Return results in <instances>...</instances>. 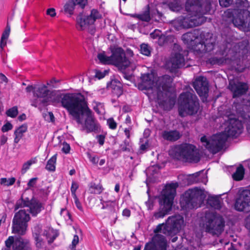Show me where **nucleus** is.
I'll use <instances>...</instances> for the list:
<instances>
[{"instance_id": "f257e3e1", "label": "nucleus", "mask_w": 250, "mask_h": 250, "mask_svg": "<svg viewBox=\"0 0 250 250\" xmlns=\"http://www.w3.org/2000/svg\"><path fill=\"white\" fill-rule=\"evenodd\" d=\"M236 115L228 112L225 115V131L216 133L210 137L202 136L200 141L202 145L210 152L215 154L221 151L225 146L226 142L229 137H236L242 132V121L247 125V130L250 134V95L244 99L240 104H236Z\"/></svg>"}, {"instance_id": "f03ea898", "label": "nucleus", "mask_w": 250, "mask_h": 250, "mask_svg": "<svg viewBox=\"0 0 250 250\" xmlns=\"http://www.w3.org/2000/svg\"><path fill=\"white\" fill-rule=\"evenodd\" d=\"M224 44L219 54L222 56L212 59L211 63L219 65L228 64L232 69L239 72H243L250 66V61L247 54L249 52L248 42L239 43L233 42L230 35H222Z\"/></svg>"}, {"instance_id": "7ed1b4c3", "label": "nucleus", "mask_w": 250, "mask_h": 250, "mask_svg": "<svg viewBox=\"0 0 250 250\" xmlns=\"http://www.w3.org/2000/svg\"><path fill=\"white\" fill-rule=\"evenodd\" d=\"M62 105L87 133L95 132L99 129V124L94 118L81 94H65L62 98Z\"/></svg>"}, {"instance_id": "20e7f679", "label": "nucleus", "mask_w": 250, "mask_h": 250, "mask_svg": "<svg viewBox=\"0 0 250 250\" xmlns=\"http://www.w3.org/2000/svg\"><path fill=\"white\" fill-rule=\"evenodd\" d=\"M185 7L186 15L173 21V25L177 30L199 26L205 22L204 15L210 13L211 4L209 0H205L201 4L198 0H187Z\"/></svg>"}, {"instance_id": "39448f33", "label": "nucleus", "mask_w": 250, "mask_h": 250, "mask_svg": "<svg viewBox=\"0 0 250 250\" xmlns=\"http://www.w3.org/2000/svg\"><path fill=\"white\" fill-rule=\"evenodd\" d=\"M142 82L139 84V88L146 90L149 99L163 104L165 98L167 96L172 79L168 75H165L158 78L155 74H144L141 77Z\"/></svg>"}, {"instance_id": "423d86ee", "label": "nucleus", "mask_w": 250, "mask_h": 250, "mask_svg": "<svg viewBox=\"0 0 250 250\" xmlns=\"http://www.w3.org/2000/svg\"><path fill=\"white\" fill-rule=\"evenodd\" d=\"M182 40L189 49L197 53L210 52L215 46L212 34L199 29L184 34Z\"/></svg>"}, {"instance_id": "0eeeda50", "label": "nucleus", "mask_w": 250, "mask_h": 250, "mask_svg": "<svg viewBox=\"0 0 250 250\" xmlns=\"http://www.w3.org/2000/svg\"><path fill=\"white\" fill-rule=\"evenodd\" d=\"M236 8L229 9L224 16L230 19L233 25L245 32L250 30V3L248 0H236Z\"/></svg>"}, {"instance_id": "6e6552de", "label": "nucleus", "mask_w": 250, "mask_h": 250, "mask_svg": "<svg viewBox=\"0 0 250 250\" xmlns=\"http://www.w3.org/2000/svg\"><path fill=\"white\" fill-rule=\"evenodd\" d=\"M97 57L101 63L113 64L121 70L128 68V70L133 71L136 67L135 62L126 58L123 49L120 47L113 49L110 57L106 56L105 52H103L99 53Z\"/></svg>"}, {"instance_id": "1a4fd4ad", "label": "nucleus", "mask_w": 250, "mask_h": 250, "mask_svg": "<svg viewBox=\"0 0 250 250\" xmlns=\"http://www.w3.org/2000/svg\"><path fill=\"white\" fill-rule=\"evenodd\" d=\"M178 187L177 182H172L165 186L159 197L160 208L154 213L155 219L162 218L171 210L176 189Z\"/></svg>"}, {"instance_id": "9d476101", "label": "nucleus", "mask_w": 250, "mask_h": 250, "mask_svg": "<svg viewBox=\"0 0 250 250\" xmlns=\"http://www.w3.org/2000/svg\"><path fill=\"white\" fill-rule=\"evenodd\" d=\"M33 94L35 97L40 99L32 104V105L35 107L46 106L50 104H56L60 100L62 101L65 95H60L55 91H50L43 84L34 86Z\"/></svg>"}, {"instance_id": "9b49d317", "label": "nucleus", "mask_w": 250, "mask_h": 250, "mask_svg": "<svg viewBox=\"0 0 250 250\" xmlns=\"http://www.w3.org/2000/svg\"><path fill=\"white\" fill-rule=\"evenodd\" d=\"M169 154L174 159L191 163H197L200 156L195 146L188 144H183L172 146Z\"/></svg>"}, {"instance_id": "f8f14e48", "label": "nucleus", "mask_w": 250, "mask_h": 250, "mask_svg": "<svg viewBox=\"0 0 250 250\" xmlns=\"http://www.w3.org/2000/svg\"><path fill=\"white\" fill-rule=\"evenodd\" d=\"M205 197L204 190L198 188L189 189L181 198V207L186 210L197 208L201 206Z\"/></svg>"}, {"instance_id": "ddd939ff", "label": "nucleus", "mask_w": 250, "mask_h": 250, "mask_svg": "<svg viewBox=\"0 0 250 250\" xmlns=\"http://www.w3.org/2000/svg\"><path fill=\"white\" fill-rule=\"evenodd\" d=\"M205 213L204 216L201 217L200 226L210 233L214 234L220 233L224 228L223 218L210 210L206 211Z\"/></svg>"}, {"instance_id": "4468645a", "label": "nucleus", "mask_w": 250, "mask_h": 250, "mask_svg": "<svg viewBox=\"0 0 250 250\" xmlns=\"http://www.w3.org/2000/svg\"><path fill=\"white\" fill-rule=\"evenodd\" d=\"M179 112L181 116L193 115L199 109V104L197 97L194 94L187 92L182 93L179 98Z\"/></svg>"}, {"instance_id": "2eb2a0df", "label": "nucleus", "mask_w": 250, "mask_h": 250, "mask_svg": "<svg viewBox=\"0 0 250 250\" xmlns=\"http://www.w3.org/2000/svg\"><path fill=\"white\" fill-rule=\"evenodd\" d=\"M184 225L183 217L180 215L169 217L165 224L159 225L155 232L163 233L167 235H175L183 228Z\"/></svg>"}, {"instance_id": "dca6fc26", "label": "nucleus", "mask_w": 250, "mask_h": 250, "mask_svg": "<svg viewBox=\"0 0 250 250\" xmlns=\"http://www.w3.org/2000/svg\"><path fill=\"white\" fill-rule=\"evenodd\" d=\"M57 231L50 227H45L40 229L39 226L35 227L33 230V236L36 241V247L41 249L44 245V239L45 238L49 243H51L58 236Z\"/></svg>"}, {"instance_id": "f3484780", "label": "nucleus", "mask_w": 250, "mask_h": 250, "mask_svg": "<svg viewBox=\"0 0 250 250\" xmlns=\"http://www.w3.org/2000/svg\"><path fill=\"white\" fill-rule=\"evenodd\" d=\"M102 18V15L95 9L91 11L89 16L79 15L77 18L76 27L79 30H88L91 34L95 32L93 24L97 20Z\"/></svg>"}, {"instance_id": "a211bd4d", "label": "nucleus", "mask_w": 250, "mask_h": 250, "mask_svg": "<svg viewBox=\"0 0 250 250\" xmlns=\"http://www.w3.org/2000/svg\"><path fill=\"white\" fill-rule=\"evenodd\" d=\"M30 219L29 214L25 209H20L15 214L13 218V232L21 235L25 234L27 227V222Z\"/></svg>"}, {"instance_id": "6ab92c4d", "label": "nucleus", "mask_w": 250, "mask_h": 250, "mask_svg": "<svg viewBox=\"0 0 250 250\" xmlns=\"http://www.w3.org/2000/svg\"><path fill=\"white\" fill-rule=\"evenodd\" d=\"M188 53L186 50H180L178 53H172L166 63V67L171 72H175L176 69L185 66L188 60Z\"/></svg>"}, {"instance_id": "aec40b11", "label": "nucleus", "mask_w": 250, "mask_h": 250, "mask_svg": "<svg viewBox=\"0 0 250 250\" xmlns=\"http://www.w3.org/2000/svg\"><path fill=\"white\" fill-rule=\"evenodd\" d=\"M5 245L3 250H32L29 241L21 237H9L5 241Z\"/></svg>"}, {"instance_id": "412c9836", "label": "nucleus", "mask_w": 250, "mask_h": 250, "mask_svg": "<svg viewBox=\"0 0 250 250\" xmlns=\"http://www.w3.org/2000/svg\"><path fill=\"white\" fill-rule=\"evenodd\" d=\"M234 207L237 210L240 211L250 210V190L245 189L240 191Z\"/></svg>"}, {"instance_id": "4be33fe9", "label": "nucleus", "mask_w": 250, "mask_h": 250, "mask_svg": "<svg viewBox=\"0 0 250 250\" xmlns=\"http://www.w3.org/2000/svg\"><path fill=\"white\" fill-rule=\"evenodd\" d=\"M193 86L203 101L206 100L208 94V82L204 77H197L193 82Z\"/></svg>"}, {"instance_id": "5701e85b", "label": "nucleus", "mask_w": 250, "mask_h": 250, "mask_svg": "<svg viewBox=\"0 0 250 250\" xmlns=\"http://www.w3.org/2000/svg\"><path fill=\"white\" fill-rule=\"evenodd\" d=\"M166 248L165 237L158 233L154 236L151 242L146 245L144 250H166Z\"/></svg>"}, {"instance_id": "b1692460", "label": "nucleus", "mask_w": 250, "mask_h": 250, "mask_svg": "<svg viewBox=\"0 0 250 250\" xmlns=\"http://www.w3.org/2000/svg\"><path fill=\"white\" fill-rule=\"evenodd\" d=\"M230 90L233 92L234 98L239 97L246 92L248 86L246 83L238 82L233 83L230 82L229 86Z\"/></svg>"}, {"instance_id": "393cba45", "label": "nucleus", "mask_w": 250, "mask_h": 250, "mask_svg": "<svg viewBox=\"0 0 250 250\" xmlns=\"http://www.w3.org/2000/svg\"><path fill=\"white\" fill-rule=\"evenodd\" d=\"M27 206L29 208L30 213L33 216L37 215L43 208L42 204L35 199H32Z\"/></svg>"}, {"instance_id": "a878e982", "label": "nucleus", "mask_w": 250, "mask_h": 250, "mask_svg": "<svg viewBox=\"0 0 250 250\" xmlns=\"http://www.w3.org/2000/svg\"><path fill=\"white\" fill-rule=\"evenodd\" d=\"M162 136L165 140L169 141H175L181 137L180 133L177 130L164 131L162 132Z\"/></svg>"}, {"instance_id": "bb28decb", "label": "nucleus", "mask_w": 250, "mask_h": 250, "mask_svg": "<svg viewBox=\"0 0 250 250\" xmlns=\"http://www.w3.org/2000/svg\"><path fill=\"white\" fill-rule=\"evenodd\" d=\"M102 205V209H109L111 212H115L118 208V205L115 201H104L103 198L100 199Z\"/></svg>"}, {"instance_id": "cd10ccee", "label": "nucleus", "mask_w": 250, "mask_h": 250, "mask_svg": "<svg viewBox=\"0 0 250 250\" xmlns=\"http://www.w3.org/2000/svg\"><path fill=\"white\" fill-rule=\"evenodd\" d=\"M107 87L113 90V93L119 97L122 93L121 84L120 82L115 80H112L107 84Z\"/></svg>"}, {"instance_id": "c85d7f7f", "label": "nucleus", "mask_w": 250, "mask_h": 250, "mask_svg": "<svg viewBox=\"0 0 250 250\" xmlns=\"http://www.w3.org/2000/svg\"><path fill=\"white\" fill-rule=\"evenodd\" d=\"M10 33V26L8 24H7L1 37L0 47L1 50H3V48L6 45L7 41L9 38Z\"/></svg>"}, {"instance_id": "c756f323", "label": "nucleus", "mask_w": 250, "mask_h": 250, "mask_svg": "<svg viewBox=\"0 0 250 250\" xmlns=\"http://www.w3.org/2000/svg\"><path fill=\"white\" fill-rule=\"evenodd\" d=\"M208 204L215 209L222 208V203L220 198L218 196H210L208 199Z\"/></svg>"}, {"instance_id": "7c9ffc66", "label": "nucleus", "mask_w": 250, "mask_h": 250, "mask_svg": "<svg viewBox=\"0 0 250 250\" xmlns=\"http://www.w3.org/2000/svg\"><path fill=\"white\" fill-rule=\"evenodd\" d=\"M201 174V172H197L194 174H193L192 175H190L188 176L187 179L188 180V184H192L193 183H196L199 182H202L206 183L207 182L206 178L205 177L204 181H202L200 180V178H201V176L200 175ZM204 177H206L205 175H204Z\"/></svg>"}, {"instance_id": "2f4dec72", "label": "nucleus", "mask_w": 250, "mask_h": 250, "mask_svg": "<svg viewBox=\"0 0 250 250\" xmlns=\"http://www.w3.org/2000/svg\"><path fill=\"white\" fill-rule=\"evenodd\" d=\"M56 160L57 154H55L47 161L46 169L48 171H54L56 169Z\"/></svg>"}, {"instance_id": "473e14b6", "label": "nucleus", "mask_w": 250, "mask_h": 250, "mask_svg": "<svg viewBox=\"0 0 250 250\" xmlns=\"http://www.w3.org/2000/svg\"><path fill=\"white\" fill-rule=\"evenodd\" d=\"M37 157H33L25 162L22 167L21 173L24 174L30 167L31 166L37 163Z\"/></svg>"}, {"instance_id": "72a5a7b5", "label": "nucleus", "mask_w": 250, "mask_h": 250, "mask_svg": "<svg viewBox=\"0 0 250 250\" xmlns=\"http://www.w3.org/2000/svg\"><path fill=\"white\" fill-rule=\"evenodd\" d=\"M169 9L174 12H179L182 8V4L181 1L177 0H174L168 4Z\"/></svg>"}, {"instance_id": "f704fd0d", "label": "nucleus", "mask_w": 250, "mask_h": 250, "mask_svg": "<svg viewBox=\"0 0 250 250\" xmlns=\"http://www.w3.org/2000/svg\"><path fill=\"white\" fill-rule=\"evenodd\" d=\"M244 174V168L242 166H240L237 168L235 172L232 175V177L236 181H240L243 179Z\"/></svg>"}, {"instance_id": "c9c22d12", "label": "nucleus", "mask_w": 250, "mask_h": 250, "mask_svg": "<svg viewBox=\"0 0 250 250\" xmlns=\"http://www.w3.org/2000/svg\"><path fill=\"white\" fill-rule=\"evenodd\" d=\"M75 6V3L73 0H69L64 5L65 12L70 15H72Z\"/></svg>"}, {"instance_id": "e433bc0d", "label": "nucleus", "mask_w": 250, "mask_h": 250, "mask_svg": "<svg viewBox=\"0 0 250 250\" xmlns=\"http://www.w3.org/2000/svg\"><path fill=\"white\" fill-rule=\"evenodd\" d=\"M94 110L99 114L104 113V110L103 104L97 102H94L92 104Z\"/></svg>"}, {"instance_id": "4c0bfd02", "label": "nucleus", "mask_w": 250, "mask_h": 250, "mask_svg": "<svg viewBox=\"0 0 250 250\" xmlns=\"http://www.w3.org/2000/svg\"><path fill=\"white\" fill-rule=\"evenodd\" d=\"M137 18L145 21H148L150 20V17L149 15V6H147L146 10L143 13L137 15Z\"/></svg>"}, {"instance_id": "58836bf2", "label": "nucleus", "mask_w": 250, "mask_h": 250, "mask_svg": "<svg viewBox=\"0 0 250 250\" xmlns=\"http://www.w3.org/2000/svg\"><path fill=\"white\" fill-rule=\"evenodd\" d=\"M16 181V179L12 177L9 179L2 178L0 179V183L1 185L10 186L13 185Z\"/></svg>"}, {"instance_id": "ea45409f", "label": "nucleus", "mask_w": 250, "mask_h": 250, "mask_svg": "<svg viewBox=\"0 0 250 250\" xmlns=\"http://www.w3.org/2000/svg\"><path fill=\"white\" fill-rule=\"evenodd\" d=\"M140 52L144 55L149 56L150 55V49L148 45L143 43L140 46Z\"/></svg>"}, {"instance_id": "a19ab883", "label": "nucleus", "mask_w": 250, "mask_h": 250, "mask_svg": "<svg viewBox=\"0 0 250 250\" xmlns=\"http://www.w3.org/2000/svg\"><path fill=\"white\" fill-rule=\"evenodd\" d=\"M89 191L91 193L100 194L102 192L103 189L100 185L93 184L89 188Z\"/></svg>"}, {"instance_id": "79ce46f5", "label": "nucleus", "mask_w": 250, "mask_h": 250, "mask_svg": "<svg viewBox=\"0 0 250 250\" xmlns=\"http://www.w3.org/2000/svg\"><path fill=\"white\" fill-rule=\"evenodd\" d=\"M159 169L160 167L157 165L150 166L148 167L146 170V174L153 175L156 173H157L159 172Z\"/></svg>"}, {"instance_id": "37998d69", "label": "nucleus", "mask_w": 250, "mask_h": 250, "mask_svg": "<svg viewBox=\"0 0 250 250\" xmlns=\"http://www.w3.org/2000/svg\"><path fill=\"white\" fill-rule=\"evenodd\" d=\"M6 114L7 116L12 118L16 117L18 114L17 108L16 107H13L9 109L7 111Z\"/></svg>"}, {"instance_id": "c03bdc74", "label": "nucleus", "mask_w": 250, "mask_h": 250, "mask_svg": "<svg viewBox=\"0 0 250 250\" xmlns=\"http://www.w3.org/2000/svg\"><path fill=\"white\" fill-rule=\"evenodd\" d=\"M108 73V70H96L95 73V77L99 79L103 78Z\"/></svg>"}, {"instance_id": "a18cd8bd", "label": "nucleus", "mask_w": 250, "mask_h": 250, "mask_svg": "<svg viewBox=\"0 0 250 250\" xmlns=\"http://www.w3.org/2000/svg\"><path fill=\"white\" fill-rule=\"evenodd\" d=\"M107 124L111 129H115L117 127V123L113 118H109L107 120Z\"/></svg>"}, {"instance_id": "49530a36", "label": "nucleus", "mask_w": 250, "mask_h": 250, "mask_svg": "<svg viewBox=\"0 0 250 250\" xmlns=\"http://www.w3.org/2000/svg\"><path fill=\"white\" fill-rule=\"evenodd\" d=\"M79 188V185L77 183L73 181L71 187V192L73 197L77 196L76 192Z\"/></svg>"}, {"instance_id": "de8ad7c7", "label": "nucleus", "mask_w": 250, "mask_h": 250, "mask_svg": "<svg viewBox=\"0 0 250 250\" xmlns=\"http://www.w3.org/2000/svg\"><path fill=\"white\" fill-rule=\"evenodd\" d=\"M70 150V145L68 143H67L65 142H63V143L62 144V151L65 154H67L69 152Z\"/></svg>"}, {"instance_id": "09e8293b", "label": "nucleus", "mask_w": 250, "mask_h": 250, "mask_svg": "<svg viewBox=\"0 0 250 250\" xmlns=\"http://www.w3.org/2000/svg\"><path fill=\"white\" fill-rule=\"evenodd\" d=\"M26 127L24 126H20L15 131V134L16 136H19L20 137H21L22 133L26 132Z\"/></svg>"}, {"instance_id": "8fccbe9b", "label": "nucleus", "mask_w": 250, "mask_h": 250, "mask_svg": "<svg viewBox=\"0 0 250 250\" xmlns=\"http://www.w3.org/2000/svg\"><path fill=\"white\" fill-rule=\"evenodd\" d=\"M166 36L162 35L161 33V35L160 36L159 38L158 39L157 42L159 44V45L161 46L166 45Z\"/></svg>"}, {"instance_id": "3c124183", "label": "nucleus", "mask_w": 250, "mask_h": 250, "mask_svg": "<svg viewBox=\"0 0 250 250\" xmlns=\"http://www.w3.org/2000/svg\"><path fill=\"white\" fill-rule=\"evenodd\" d=\"M87 156L90 161L93 164H97L98 163L99 158L95 155H91L90 153H87Z\"/></svg>"}, {"instance_id": "603ef678", "label": "nucleus", "mask_w": 250, "mask_h": 250, "mask_svg": "<svg viewBox=\"0 0 250 250\" xmlns=\"http://www.w3.org/2000/svg\"><path fill=\"white\" fill-rule=\"evenodd\" d=\"M79 238L78 236L77 235H74L72 241L71 245H70L71 249H74L76 247V246L79 243Z\"/></svg>"}, {"instance_id": "864d4df0", "label": "nucleus", "mask_w": 250, "mask_h": 250, "mask_svg": "<svg viewBox=\"0 0 250 250\" xmlns=\"http://www.w3.org/2000/svg\"><path fill=\"white\" fill-rule=\"evenodd\" d=\"M13 128V126L11 123L7 122L5 125H3L1 128V130L2 132H7L10 130H11Z\"/></svg>"}, {"instance_id": "5fc2aeb1", "label": "nucleus", "mask_w": 250, "mask_h": 250, "mask_svg": "<svg viewBox=\"0 0 250 250\" xmlns=\"http://www.w3.org/2000/svg\"><path fill=\"white\" fill-rule=\"evenodd\" d=\"M233 0H219V3L221 6L228 7L232 3Z\"/></svg>"}, {"instance_id": "6e6d98bb", "label": "nucleus", "mask_w": 250, "mask_h": 250, "mask_svg": "<svg viewBox=\"0 0 250 250\" xmlns=\"http://www.w3.org/2000/svg\"><path fill=\"white\" fill-rule=\"evenodd\" d=\"M161 32L158 29H156L154 30V31L152 33H151L150 34V36L151 38L153 39H156L159 38L160 36L161 35Z\"/></svg>"}, {"instance_id": "4d7b16f0", "label": "nucleus", "mask_w": 250, "mask_h": 250, "mask_svg": "<svg viewBox=\"0 0 250 250\" xmlns=\"http://www.w3.org/2000/svg\"><path fill=\"white\" fill-rule=\"evenodd\" d=\"M74 199V202L77 208L81 211H83V208L77 196L73 197Z\"/></svg>"}, {"instance_id": "13d9d810", "label": "nucleus", "mask_w": 250, "mask_h": 250, "mask_svg": "<svg viewBox=\"0 0 250 250\" xmlns=\"http://www.w3.org/2000/svg\"><path fill=\"white\" fill-rule=\"evenodd\" d=\"M75 5H78L82 8H83L87 4V0H75Z\"/></svg>"}, {"instance_id": "bf43d9fd", "label": "nucleus", "mask_w": 250, "mask_h": 250, "mask_svg": "<svg viewBox=\"0 0 250 250\" xmlns=\"http://www.w3.org/2000/svg\"><path fill=\"white\" fill-rule=\"evenodd\" d=\"M166 44H169L174 42L175 38L173 35H168L166 36Z\"/></svg>"}, {"instance_id": "052dcab7", "label": "nucleus", "mask_w": 250, "mask_h": 250, "mask_svg": "<svg viewBox=\"0 0 250 250\" xmlns=\"http://www.w3.org/2000/svg\"><path fill=\"white\" fill-rule=\"evenodd\" d=\"M96 138L99 144L101 146H103L104 143L105 137L103 135H99L97 136Z\"/></svg>"}, {"instance_id": "680f3d73", "label": "nucleus", "mask_w": 250, "mask_h": 250, "mask_svg": "<svg viewBox=\"0 0 250 250\" xmlns=\"http://www.w3.org/2000/svg\"><path fill=\"white\" fill-rule=\"evenodd\" d=\"M245 227L250 232V214L246 217L245 221Z\"/></svg>"}, {"instance_id": "e2e57ef3", "label": "nucleus", "mask_w": 250, "mask_h": 250, "mask_svg": "<svg viewBox=\"0 0 250 250\" xmlns=\"http://www.w3.org/2000/svg\"><path fill=\"white\" fill-rule=\"evenodd\" d=\"M46 13L52 17H54L56 16L55 10L54 8L48 9L46 11Z\"/></svg>"}, {"instance_id": "0e129e2a", "label": "nucleus", "mask_w": 250, "mask_h": 250, "mask_svg": "<svg viewBox=\"0 0 250 250\" xmlns=\"http://www.w3.org/2000/svg\"><path fill=\"white\" fill-rule=\"evenodd\" d=\"M37 180V178H33L31 179L27 184L28 186L29 187H33L36 183Z\"/></svg>"}, {"instance_id": "69168bd1", "label": "nucleus", "mask_w": 250, "mask_h": 250, "mask_svg": "<svg viewBox=\"0 0 250 250\" xmlns=\"http://www.w3.org/2000/svg\"><path fill=\"white\" fill-rule=\"evenodd\" d=\"M123 216L129 217L130 216V211L129 209L125 208L123 210L122 212Z\"/></svg>"}, {"instance_id": "338daca9", "label": "nucleus", "mask_w": 250, "mask_h": 250, "mask_svg": "<svg viewBox=\"0 0 250 250\" xmlns=\"http://www.w3.org/2000/svg\"><path fill=\"white\" fill-rule=\"evenodd\" d=\"M148 146V144L147 140L145 141V144H142L140 146V149L142 150H145Z\"/></svg>"}, {"instance_id": "774afa93", "label": "nucleus", "mask_w": 250, "mask_h": 250, "mask_svg": "<svg viewBox=\"0 0 250 250\" xmlns=\"http://www.w3.org/2000/svg\"><path fill=\"white\" fill-rule=\"evenodd\" d=\"M7 141V137L5 135H2L0 137V144L3 145L6 143Z\"/></svg>"}]
</instances>
